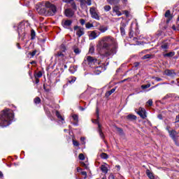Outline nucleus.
<instances>
[{"instance_id": "nucleus-54", "label": "nucleus", "mask_w": 179, "mask_h": 179, "mask_svg": "<svg viewBox=\"0 0 179 179\" xmlns=\"http://www.w3.org/2000/svg\"><path fill=\"white\" fill-rule=\"evenodd\" d=\"M124 12L126 16H128L129 15V13L127 10H124Z\"/></svg>"}, {"instance_id": "nucleus-61", "label": "nucleus", "mask_w": 179, "mask_h": 179, "mask_svg": "<svg viewBox=\"0 0 179 179\" xmlns=\"http://www.w3.org/2000/svg\"><path fill=\"white\" fill-rule=\"evenodd\" d=\"M80 170H82V169H80V167H78V168H77V171L79 172V171H80Z\"/></svg>"}, {"instance_id": "nucleus-28", "label": "nucleus", "mask_w": 179, "mask_h": 179, "mask_svg": "<svg viewBox=\"0 0 179 179\" xmlns=\"http://www.w3.org/2000/svg\"><path fill=\"white\" fill-rule=\"evenodd\" d=\"M55 57L64 58V55L62 54V52H58L57 54H55Z\"/></svg>"}, {"instance_id": "nucleus-9", "label": "nucleus", "mask_w": 179, "mask_h": 179, "mask_svg": "<svg viewBox=\"0 0 179 179\" xmlns=\"http://www.w3.org/2000/svg\"><path fill=\"white\" fill-rule=\"evenodd\" d=\"M62 26L64 27V29H69L71 26H72V20H63L62 21Z\"/></svg>"}, {"instance_id": "nucleus-44", "label": "nucleus", "mask_w": 179, "mask_h": 179, "mask_svg": "<svg viewBox=\"0 0 179 179\" xmlns=\"http://www.w3.org/2000/svg\"><path fill=\"white\" fill-rule=\"evenodd\" d=\"M73 145H74V146H79V142H78L77 141L73 140Z\"/></svg>"}, {"instance_id": "nucleus-55", "label": "nucleus", "mask_w": 179, "mask_h": 179, "mask_svg": "<svg viewBox=\"0 0 179 179\" xmlns=\"http://www.w3.org/2000/svg\"><path fill=\"white\" fill-rule=\"evenodd\" d=\"M116 169H117V170H121V166L120 165H117L116 166Z\"/></svg>"}, {"instance_id": "nucleus-21", "label": "nucleus", "mask_w": 179, "mask_h": 179, "mask_svg": "<svg viewBox=\"0 0 179 179\" xmlns=\"http://www.w3.org/2000/svg\"><path fill=\"white\" fill-rule=\"evenodd\" d=\"M114 92H115V88H113L110 91L107 92L106 93V96L108 97L109 96H111V94H113V93H114Z\"/></svg>"}, {"instance_id": "nucleus-63", "label": "nucleus", "mask_w": 179, "mask_h": 179, "mask_svg": "<svg viewBox=\"0 0 179 179\" xmlns=\"http://www.w3.org/2000/svg\"><path fill=\"white\" fill-rule=\"evenodd\" d=\"M0 177H3V174L2 173L1 171H0Z\"/></svg>"}, {"instance_id": "nucleus-58", "label": "nucleus", "mask_w": 179, "mask_h": 179, "mask_svg": "<svg viewBox=\"0 0 179 179\" xmlns=\"http://www.w3.org/2000/svg\"><path fill=\"white\" fill-rule=\"evenodd\" d=\"M81 165L83 166V167H86V164H85V162H82Z\"/></svg>"}, {"instance_id": "nucleus-31", "label": "nucleus", "mask_w": 179, "mask_h": 179, "mask_svg": "<svg viewBox=\"0 0 179 179\" xmlns=\"http://www.w3.org/2000/svg\"><path fill=\"white\" fill-rule=\"evenodd\" d=\"M34 37H36V32L32 29L31 31V39L34 40Z\"/></svg>"}, {"instance_id": "nucleus-7", "label": "nucleus", "mask_w": 179, "mask_h": 179, "mask_svg": "<svg viewBox=\"0 0 179 179\" xmlns=\"http://www.w3.org/2000/svg\"><path fill=\"white\" fill-rule=\"evenodd\" d=\"M74 30L76 31V34L78 37H82L85 34V28L79 26H75Z\"/></svg>"}, {"instance_id": "nucleus-37", "label": "nucleus", "mask_w": 179, "mask_h": 179, "mask_svg": "<svg viewBox=\"0 0 179 179\" xmlns=\"http://www.w3.org/2000/svg\"><path fill=\"white\" fill-rule=\"evenodd\" d=\"M89 52L90 54H93L94 52V47L93 46H90V49H89Z\"/></svg>"}, {"instance_id": "nucleus-43", "label": "nucleus", "mask_w": 179, "mask_h": 179, "mask_svg": "<svg viewBox=\"0 0 179 179\" xmlns=\"http://www.w3.org/2000/svg\"><path fill=\"white\" fill-rule=\"evenodd\" d=\"M147 104H148V106H151L153 105V101H152V99H149L148 101H147Z\"/></svg>"}, {"instance_id": "nucleus-41", "label": "nucleus", "mask_w": 179, "mask_h": 179, "mask_svg": "<svg viewBox=\"0 0 179 179\" xmlns=\"http://www.w3.org/2000/svg\"><path fill=\"white\" fill-rule=\"evenodd\" d=\"M78 158L80 160H85V155L83 153H81L79 155Z\"/></svg>"}, {"instance_id": "nucleus-13", "label": "nucleus", "mask_w": 179, "mask_h": 179, "mask_svg": "<svg viewBox=\"0 0 179 179\" xmlns=\"http://www.w3.org/2000/svg\"><path fill=\"white\" fill-rule=\"evenodd\" d=\"M66 3H69L73 9H76V4L73 0H63Z\"/></svg>"}, {"instance_id": "nucleus-39", "label": "nucleus", "mask_w": 179, "mask_h": 179, "mask_svg": "<svg viewBox=\"0 0 179 179\" xmlns=\"http://www.w3.org/2000/svg\"><path fill=\"white\" fill-rule=\"evenodd\" d=\"M74 52L76 55L80 54V50L78 48H74Z\"/></svg>"}, {"instance_id": "nucleus-5", "label": "nucleus", "mask_w": 179, "mask_h": 179, "mask_svg": "<svg viewBox=\"0 0 179 179\" xmlns=\"http://www.w3.org/2000/svg\"><path fill=\"white\" fill-rule=\"evenodd\" d=\"M86 61L90 66H93V65L96 66V65H99L100 64V61L91 56H87L86 57Z\"/></svg>"}, {"instance_id": "nucleus-57", "label": "nucleus", "mask_w": 179, "mask_h": 179, "mask_svg": "<svg viewBox=\"0 0 179 179\" xmlns=\"http://www.w3.org/2000/svg\"><path fill=\"white\" fill-rule=\"evenodd\" d=\"M61 48H62L63 50H65V45H61Z\"/></svg>"}, {"instance_id": "nucleus-50", "label": "nucleus", "mask_w": 179, "mask_h": 179, "mask_svg": "<svg viewBox=\"0 0 179 179\" xmlns=\"http://www.w3.org/2000/svg\"><path fill=\"white\" fill-rule=\"evenodd\" d=\"M120 31L122 34H125V29L124 27H120Z\"/></svg>"}, {"instance_id": "nucleus-60", "label": "nucleus", "mask_w": 179, "mask_h": 179, "mask_svg": "<svg viewBox=\"0 0 179 179\" xmlns=\"http://www.w3.org/2000/svg\"><path fill=\"white\" fill-rule=\"evenodd\" d=\"M166 130L168 131V132H169V131H171V130H170V126H168V127H166Z\"/></svg>"}, {"instance_id": "nucleus-14", "label": "nucleus", "mask_w": 179, "mask_h": 179, "mask_svg": "<svg viewBox=\"0 0 179 179\" xmlns=\"http://www.w3.org/2000/svg\"><path fill=\"white\" fill-rule=\"evenodd\" d=\"M177 135H178V133L176 131V130L169 131V136H171L173 140L176 141Z\"/></svg>"}, {"instance_id": "nucleus-19", "label": "nucleus", "mask_w": 179, "mask_h": 179, "mask_svg": "<svg viewBox=\"0 0 179 179\" xmlns=\"http://www.w3.org/2000/svg\"><path fill=\"white\" fill-rule=\"evenodd\" d=\"M146 174H147V176H148V177L149 178H150V179H155V176H153V173H152V172L150 171V170L147 169V170H146Z\"/></svg>"}, {"instance_id": "nucleus-45", "label": "nucleus", "mask_w": 179, "mask_h": 179, "mask_svg": "<svg viewBox=\"0 0 179 179\" xmlns=\"http://www.w3.org/2000/svg\"><path fill=\"white\" fill-rule=\"evenodd\" d=\"M36 76H37V78H41L43 76V73H41V71H38L36 73Z\"/></svg>"}, {"instance_id": "nucleus-32", "label": "nucleus", "mask_w": 179, "mask_h": 179, "mask_svg": "<svg viewBox=\"0 0 179 179\" xmlns=\"http://www.w3.org/2000/svg\"><path fill=\"white\" fill-rule=\"evenodd\" d=\"M104 10H106V12H109V10H111V6H105L103 7Z\"/></svg>"}, {"instance_id": "nucleus-52", "label": "nucleus", "mask_w": 179, "mask_h": 179, "mask_svg": "<svg viewBox=\"0 0 179 179\" xmlns=\"http://www.w3.org/2000/svg\"><path fill=\"white\" fill-rule=\"evenodd\" d=\"M109 178H110V179H115V177L114 176V175L110 174V175L109 176Z\"/></svg>"}, {"instance_id": "nucleus-30", "label": "nucleus", "mask_w": 179, "mask_h": 179, "mask_svg": "<svg viewBox=\"0 0 179 179\" xmlns=\"http://www.w3.org/2000/svg\"><path fill=\"white\" fill-rule=\"evenodd\" d=\"M72 118L74 121H76V122H78L79 121V117L78 116V115H73Z\"/></svg>"}, {"instance_id": "nucleus-53", "label": "nucleus", "mask_w": 179, "mask_h": 179, "mask_svg": "<svg viewBox=\"0 0 179 179\" xmlns=\"http://www.w3.org/2000/svg\"><path fill=\"white\" fill-rule=\"evenodd\" d=\"M86 3V0H81V5H85Z\"/></svg>"}, {"instance_id": "nucleus-12", "label": "nucleus", "mask_w": 179, "mask_h": 179, "mask_svg": "<svg viewBox=\"0 0 179 179\" xmlns=\"http://www.w3.org/2000/svg\"><path fill=\"white\" fill-rule=\"evenodd\" d=\"M164 75H166L167 76H176V72L174 70L166 69L164 71Z\"/></svg>"}, {"instance_id": "nucleus-6", "label": "nucleus", "mask_w": 179, "mask_h": 179, "mask_svg": "<svg viewBox=\"0 0 179 179\" xmlns=\"http://www.w3.org/2000/svg\"><path fill=\"white\" fill-rule=\"evenodd\" d=\"M94 68V72L95 75H100V73L104 71V65L101 62H100L99 64L95 65Z\"/></svg>"}, {"instance_id": "nucleus-35", "label": "nucleus", "mask_w": 179, "mask_h": 179, "mask_svg": "<svg viewBox=\"0 0 179 179\" xmlns=\"http://www.w3.org/2000/svg\"><path fill=\"white\" fill-rule=\"evenodd\" d=\"M36 54H37V50H34L33 52H29V55H31V58H33V57H34Z\"/></svg>"}, {"instance_id": "nucleus-1", "label": "nucleus", "mask_w": 179, "mask_h": 179, "mask_svg": "<svg viewBox=\"0 0 179 179\" xmlns=\"http://www.w3.org/2000/svg\"><path fill=\"white\" fill-rule=\"evenodd\" d=\"M97 47L99 50H106L105 57L114 55L117 52V48H118L115 39L111 36L103 37L99 41Z\"/></svg>"}, {"instance_id": "nucleus-10", "label": "nucleus", "mask_w": 179, "mask_h": 179, "mask_svg": "<svg viewBox=\"0 0 179 179\" xmlns=\"http://www.w3.org/2000/svg\"><path fill=\"white\" fill-rule=\"evenodd\" d=\"M137 114H138V115H140V117L143 118V120H145V118L148 117L146 115V110H145V108L142 107H140L138 108V111L137 112Z\"/></svg>"}, {"instance_id": "nucleus-27", "label": "nucleus", "mask_w": 179, "mask_h": 179, "mask_svg": "<svg viewBox=\"0 0 179 179\" xmlns=\"http://www.w3.org/2000/svg\"><path fill=\"white\" fill-rule=\"evenodd\" d=\"M165 17H169V19H171V14L170 13V10H166L165 13Z\"/></svg>"}, {"instance_id": "nucleus-8", "label": "nucleus", "mask_w": 179, "mask_h": 179, "mask_svg": "<svg viewBox=\"0 0 179 179\" xmlns=\"http://www.w3.org/2000/svg\"><path fill=\"white\" fill-rule=\"evenodd\" d=\"M90 13L92 17V19H96V20H100V17L97 12H96V7H91L90 9Z\"/></svg>"}, {"instance_id": "nucleus-49", "label": "nucleus", "mask_w": 179, "mask_h": 179, "mask_svg": "<svg viewBox=\"0 0 179 179\" xmlns=\"http://www.w3.org/2000/svg\"><path fill=\"white\" fill-rule=\"evenodd\" d=\"M86 3L88 6L92 5V0H87Z\"/></svg>"}, {"instance_id": "nucleus-64", "label": "nucleus", "mask_w": 179, "mask_h": 179, "mask_svg": "<svg viewBox=\"0 0 179 179\" xmlns=\"http://www.w3.org/2000/svg\"><path fill=\"white\" fill-rule=\"evenodd\" d=\"M120 179H125V178H124V177L122 176H120Z\"/></svg>"}, {"instance_id": "nucleus-34", "label": "nucleus", "mask_w": 179, "mask_h": 179, "mask_svg": "<svg viewBox=\"0 0 179 179\" xmlns=\"http://www.w3.org/2000/svg\"><path fill=\"white\" fill-rule=\"evenodd\" d=\"M101 159H108V155L106 153H102L101 155Z\"/></svg>"}, {"instance_id": "nucleus-22", "label": "nucleus", "mask_w": 179, "mask_h": 179, "mask_svg": "<svg viewBox=\"0 0 179 179\" xmlns=\"http://www.w3.org/2000/svg\"><path fill=\"white\" fill-rule=\"evenodd\" d=\"M34 103L35 104H40L41 103V99H40V97L36 96L34 99Z\"/></svg>"}, {"instance_id": "nucleus-3", "label": "nucleus", "mask_w": 179, "mask_h": 179, "mask_svg": "<svg viewBox=\"0 0 179 179\" xmlns=\"http://www.w3.org/2000/svg\"><path fill=\"white\" fill-rule=\"evenodd\" d=\"M13 120V112L10 109H4L0 115V127H8Z\"/></svg>"}, {"instance_id": "nucleus-15", "label": "nucleus", "mask_w": 179, "mask_h": 179, "mask_svg": "<svg viewBox=\"0 0 179 179\" xmlns=\"http://www.w3.org/2000/svg\"><path fill=\"white\" fill-rule=\"evenodd\" d=\"M89 37L91 38V40H94V38H97V33H96V31H91L89 32Z\"/></svg>"}, {"instance_id": "nucleus-17", "label": "nucleus", "mask_w": 179, "mask_h": 179, "mask_svg": "<svg viewBox=\"0 0 179 179\" xmlns=\"http://www.w3.org/2000/svg\"><path fill=\"white\" fill-rule=\"evenodd\" d=\"M113 12L116 13L117 16H121L122 13L120 11V7L118 6H115L113 8Z\"/></svg>"}, {"instance_id": "nucleus-59", "label": "nucleus", "mask_w": 179, "mask_h": 179, "mask_svg": "<svg viewBox=\"0 0 179 179\" xmlns=\"http://www.w3.org/2000/svg\"><path fill=\"white\" fill-rule=\"evenodd\" d=\"M134 66H139V63H138V62L134 63Z\"/></svg>"}, {"instance_id": "nucleus-48", "label": "nucleus", "mask_w": 179, "mask_h": 179, "mask_svg": "<svg viewBox=\"0 0 179 179\" xmlns=\"http://www.w3.org/2000/svg\"><path fill=\"white\" fill-rule=\"evenodd\" d=\"M152 79H155V80H157V82L162 81V78H157V77H152Z\"/></svg>"}, {"instance_id": "nucleus-25", "label": "nucleus", "mask_w": 179, "mask_h": 179, "mask_svg": "<svg viewBox=\"0 0 179 179\" xmlns=\"http://www.w3.org/2000/svg\"><path fill=\"white\" fill-rule=\"evenodd\" d=\"M56 116L57 117V118H59V120H61V121H64V117H62V115H61L59 112L56 111Z\"/></svg>"}, {"instance_id": "nucleus-36", "label": "nucleus", "mask_w": 179, "mask_h": 179, "mask_svg": "<svg viewBox=\"0 0 179 179\" xmlns=\"http://www.w3.org/2000/svg\"><path fill=\"white\" fill-rule=\"evenodd\" d=\"M149 87H150V84L141 85V88L143 89H149Z\"/></svg>"}, {"instance_id": "nucleus-33", "label": "nucleus", "mask_w": 179, "mask_h": 179, "mask_svg": "<svg viewBox=\"0 0 179 179\" xmlns=\"http://www.w3.org/2000/svg\"><path fill=\"white\" fill-rule=\"evenodd\" d=\"M75 82H76V77H71V80H69L68 81L69 83H75Z\"/></svg>"}, {"instance_id": "nucleus-18", "label": "nucleus", "mask_w": 179, "mask_h": 179, "mask_svg": "<svg viewBox=\"0 0 179 179\" xmlns=\"http://www.w3.org/2000/svg\"><path fill=\"white\" fill-rule=\"evenodd\" d=\"M98 30H99L101 33H106V31L108 30V27L106 26H99Z\"/></svg>"}, {"instance_id": "nucleus-20", "label": "nucleus", "mask_w": 179, "mask_h": 179, "mask_svg": "<svg viewBox=\"0 0 179 179\" xmlns=\"http://www.w3.org/2000/svg\"><path fill=\"white\" fill-rule=\"evenodd\" d=\"M110 5H117L120 2V0H107Z\"/></svg>"}, {"instance_id": "nucleus-51", "label": "nucleus", "mask_w": 179, "mask_h": 179, "mask_svg": "<svg viewBox=\"0 0 179 179\" xmlns=\"http://www.w3.org/2000/svg\"><path fill=\"white\" fill-rule=\"evenodd\" d=\"M85 137H81L80 138V141L81 142H83V144L85 145V143H86V142L85 141Z\"/></svg>"}, {"instance_id": "nucleus-29", "label": "nucleus", "mask_w": 179, "mask_h": 179, "mask_svg": "<svg viewBox=\"0 0 179 179\" xmlns=\"http://www.w3.org/2000/svg\"><path fill=\"white\" fill-rule=\"evenodd\" d=\"M128 120H136V116L135 115H127Z\"/></svg>"}, {"instance_id": "nucleus-62", "label": "nucleus", "mask_w": 179, "mask_h": 179, "mask_svg": "<svg viewBox=\"0 0 179 179\" xmlns=\"http://www.w3.org/2000/svg\"><path fill=\"white\" fill-rule=\"evenodd\" d=\"M38 82H40V80H38V78L36 79V83H38Z\"/></svg>"}, {"instance_id": "nucleus-42", "label": "nucleus", "mask_w": 179, "mask_h": 179, "mask_svg": "<svg viewBox=\"0 0 179 179\" xmlns=\"http://www.w3.org/2000/svg\"><path fill=\"white\" fill-rule=\"evenodd\" d=\"M82 176H84V179L87 178V173L86 171H81Z\"/></svg>"}, {"instance_id": "nucleus-56", "label": "nucleus", "mask_w": 179, "mask_h": 179, "mask_svg": "<svg viewBox=\"0 0 179 179\" xmlns=\"http://www.w3.org/2000/svg\"><path fill=\"white\" fill-rule=\"evenodd\" d=\"M127 80H128V79H124V80H121L120 82H119V83H124V82H127Z\"/></svg>"}, {"instance_id": "nucleus-46", "label": "nucleus", "mask_w": 179, "mask_h": 179, "mask_svg": "<svg viewBox=\"0 0 179 179\" xmlns=\"http://www.w3.org/2000/svg\"><path fill=\"white\" fill-rule=\"evenodd\" d=\"M148 58H150V55H145L143 57V59H148Z\"/></svg>"}, {"instance_id": "nucleus-16", "label": "nucleus", "mask_w": 179, "mask_h": 179, "mask_svg": "<svg viewBox=\"0 0 179 179\" xmlns=\"http://www.w3.org/2000/svg\"><path fill=\"white\" fill-rule=\"evenodd\" d=\"M108 164H103L101 166V170L104 174H107L108 173Z\"/></svg>"}, {"instance_id": "nucleus-40", "label": "nucleus", "mask_w": 179, "mask_h": 179, "mask_svg": "<svg viewBox=\"0 0 179 179\" xmlns=\"http://www.w3.org/2000/svg\"><path fill=\"white\" fill-rule=\"evenodd\" d=\"M116 131H117V132H120L121 134H123V131H122V129L120 128V127H115Z\"/></svg>"}, {"instance_id": "nucleus-38", "label": "nucleus", "mask_w": 179, "mask_h": 179, "mask_svg": "<svg viewBox=\"0 0 179 179\" xmlns=\"http://www.w3.org/2000/svg\"><path fill=\"white\" fill-rule=\"evenodd\" d=\"M161 47L163 50H167V48H169V45L167 43H165V44L162 45Z\"/></svg>"}, {"instance_id": "nucleus-4", "label": "nucleus", "mask_w": 179, "mask_h": 179, "mask_svg": "<svg viewBox=\"0 0 179 179\" xmlns=\"http://www.w3.org/2000/svg\"><path fill=\"white\" fill-rule=\"evenodd\" d=\"M96 120H93L92 122L98 124V132L102 139H104V134H103V131L101 130V124L99 122V118H100L99 115V109H96Z\"/></svg>"}, {"instance_id": "nucleus-26", "label": "nucleus", "mask_w": 179, "mask_h": 179, "mask_svg": "<svg viewBox=\"0 0 179 179\" xmlns=\"http://www.w3.org/2000/svg\"><path fill=\"white\" fill-rule=\"evenodd\" d=\"M56 116L57 117V118H59V120H61V121H64V117H62V115H61L59 112L56 111Z\"/></svg>"}, {"instance_id": "nucleus-24", "label": "nucleus", "mask_w": 179, "mask_h": 179, "mask_svg": "<svg viewBox=\"0 0 179 179\" xmlns=\"http://www.w3.org/2000/svg\"><path fill=\"white\" fill-rule=\"evenodd\" d=\"M86 29H92V27H94V25L90 22H87L85 24Z\"/></svg>"}, {"instance_id": "nucleus-47", "label": "nucleus", "mask_w": 179, "mask_h": 179, "mask_svg": "<svg viewBox=\"0 0 179 179\" xmlns=\"http://www.w3.org/2000/svg\"><path fill=\"white\" fill-rule=\"evenodd\" d=\"M80 24H82V26H83V24H85V23H86V21L83 19L80 20Z\"/></svg>"}, {"instance_id": "nucleus-23", "label": "nucleus", "mask_w": 179, "mask_h": 179, "mask_svg": "<svg viewBox=\"0 0 179 179\" xmlns=\"http://www.w3.org/2000/svg\"><path fill=\"white\" fill-rule=\"evenodd\" d=\"M176 55V53L174 52H169V53H166L164 55V57H174V55Z\"/></svg>"}, {"instance_id": "nucleus-11", "label": "nucleus", "mask_w": 179, "mask_h": 179, "mask_svg": "<svg viewBox=\"0 0 179 179\" xmlns=\"http://www.w3.org/2000/svg\"><path fill=\"white\" fill-rule=\"evenodd\" d=\"M64 13L66 17H72L75 15V13L71 8L66 9Z\"/></svg>"}, {"instance_id": "nucleus-2", "label": "nucleus", "mask_w": 179, "mask_h": 179, "mask_svg": "<svg viewBox=\"0 0 179 179\" xmlns=\"http://www.w3.org/2000/svg\"><path fill=\"white\" fill-rule=\"evenodd\" d=\"M41 7L37 9V11L41 15H49L52 16L57 12V7L50 1H42L40 3Z\"/></svg>"}]
</instances>
